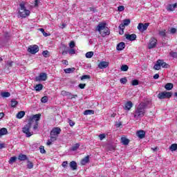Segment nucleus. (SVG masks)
Wrapping results in <instances>:
<instances>
[{"instance_id":"f257e3e1","label":"nucleus","mask_w":177,"mask_h":177,"mask_svg":"<svg viewBox=\"0 0 177 177\" xmlns=\"http://www.w3.org/2000/svg\"><path fill=\"white\" fill-rule=\"evenodd\" d=\"M39 120H41V114L39 113L30 117L28 124L22 128V132L25 133L26 138H30L34 135V132L30 131V129H31V126L34 124V122H35V121L38 122Z\"/></svg>"},{"instance_id":"f03ea898","label":"nucleus","mask_w":177,"mask_h":177,"mask_svg":"<svg viewBox=\"0 0 177 177\" xmlns=\"http://www.w3.org/2000/svg\"><path fill=\"white\" fill-rule=\"evenodd\" d=\"M150 104H151V101L150 100H145L140 103L135 110L134 118H136V120H139V118L145 117L146 109H147Z\"/></svg>"},{"instance_id":"7ed1b4c3","label":"nucleus","mask_w":177,"mask_h":177,"mask_svg":"<svg viewBox=\"0 0 177 177\" xmlns=\"http://www.w3.org/2000/svg\"><path fill=\"white\" fill-rule=\"evenodd\" d=\"M106 23H100L97 26V31H98L103 37L106 35H110V29L106 26Z\"/></svg>"},{"instance_id":"20e7f679","label":"nucleus","mask_w":177,"mask_h":177,"mask_svg":"<svg viewBox=\"0 0 177 177\" xmlns=\"http://www.w3.org/2000/svg\"><path fill=\"white\" fill-rule=\"evenodd\" d=\"M161 67H162V68H168L169 65L166 64L162 59H158L153 66V68L154 70H160Z\"/></svg>"},{"instance_id":"39448f33","label":"nucleus","mask_w":177,"mask_h":177,"mask_svg":"<svg viewBox=\"0 0 177 177\" xmlns=\"http://www.w3.org/2000/svg\"><path fill=\"white\" fill-rule=\"evenodd\" d=\"M172 97V93L163 91L158 94V99H170Z\"/></svg>"},{"instance_id":"423d86ee","label":"nucleus","mask_w":177,"mask_h":177,"mask_svg":"<svg viewBox=\"0 0 177 177\" xmlns=\"http://www.w3.org/2000/svg\"><path fill=\"white\" fill-rule=\"evenodd\" d=\"M39 51V47L37 45L30 46L28 48V52L31 53V55H35Z\"/></svg>"},{"instance_id":"0eeeda50","label":"nucleus","mask_w":177,"mask_h":177,"mask_svg":"<svg viewBox=\"0 0 177 177\" xmlns=\"http://www.w3.org/2000/svg\"><path fill=\"white\" fill-rule=\"evenodd\" d=\"M149 26H150L149 23H145L144 24L140 23L138 26V30H139L140 32H144V31H146V30H147Z\"/></svg>"},{"instance_id":"6e6552de","label":"nucleus","mask_w":177,"mask_h":177,"mask_svg":"<svg viewBox=\"0 0 177 177\" xmlns=\"http://www.w3.org/2000/svg\"><path fill=\"white\" fill-rule=\"evenodd\" d=\"M157 46V39L156 38L152 37L149 40V44H148V49H153Z\"/></svg>"},{"instance_id":"1a4fd4ad","label":"nucleus","mask_w":177,"mask_h":177,"mask_svg":"<svg viewBox=\"0 0 177 177\" xmlns=\"http://www.w3.org/2000/svg\"><path fill=\"white\" fill-rule=\"evenodd\" d=\"M48 80V75L46 73H41L39 76L35 77V81H46Z\"/></svg>"},{"instance_id":"9d476101","label":"nucleus","mask_w":177,"mask_h":177,"mask_svg":"<svg viewBox=\"0 0 177 177\" xmlns=\"http://www.w3.org/2000/svg\"><path fill=\"white\" fill-rule=\"evenodd\" d=\"M19 17L25 19L28 16H30V10L19 11Z\"/></svg>"},{"instance_id":"9b49d317","label":"nucleus","mask_w":177,"mask_h":177,"mask_svg":"<svg viewBox=\"0 0 177 177\" xmlns=\"http://www.w3.org/2000/svg\"><path fill=\"white\" fill-rule=\"evenodd\" d=\"M60 132H62V129L59 127H55L52 129L50 131V135H55L57 136H59L60 135Z\"/></svg>"},{"instance_id":"f8f14e48","label":"nucleus","mask_w":177,"mask_h":177,"mask_svg":"<svg viewBox=\"0 0 177 177\" xmlns=\"http://www.w3.org/2000/svg\"><path fill=\"white\" fill-rule=\"evenodd\" d=\"M98 67L100 70H103V68H107L109 67V62L106 61H102L99 63Z\"/></svg>"},{"instance_id":"ddd939ff","label":"nucleus","mask_w":177,"mask_h":177,"mask_svg":"<svg viewBox=\"0 0 177 177\" xmlns=\"http://www.w3.org/2000/svg\"><path fill=\"white\" fill-rule=\"evenodd\" d=\"M126 39L129 41H135L136 39V34H125Z\"/></svg>"},{"instance_id":"4468645a","label":"nucleus","mask_w":177,"mask_h":177,"mask_svg":"<svg viewBox=\"0 0 177 177\" xmlns=\"http://www.w3.org/2000/svg\"><path fill=\"white\" fill-rule=\"evenodd\" d=\"M61 48L62 50V55H67V53H68L70 48H68L67 46H66L65 44H62Z\"/></svg>"},{"instance_id":"2eb2a0df","label":"nucleus","mask_w":177,"mask_h":177,"mask_svg":"<svg viewBox=\"0 0 177 177\" xmlns=\"http://www.w3.org/2000/svg\"><path fill=\"white\" fill-rule=\"evenodd\" d=\"M136 135L140 139H143L146 136V132L143 130H140L137 131Z\"/></svg>"},{"instance_id":"dca6fc26","label":"nucleus","mask_w":177,"mask_h":177,"mask_svg":"<svg viewBox=\"0 0 177 177\" xmlns=\"http://www.w3.org/2000/svg\"><path fill=\"white\" fill-rule=\"evenodd\" d=\"M69 166L71 167V169H72V171H75V169H77V168L78 167V165H77V162L73 160L69 163Z\"/></svg>"},{"instance_id":"f3484780","label":"nucleus","mask_w":177,"mask_h":177,"mask_svg":"<svg viewBox=\"0 0 177 177\" xmlns=\"http://www.w3.org/2000/svg\"><path fill=\"white\" fill-rule=\"evenodd\" d=\"M177 6V3H174V4H170L167 6V10H168L169 12H174V10H175V8Z\"/></svg>"},{"instance_id":"a211bd4d","label":"nucleus","mask_w":177,"mask_h":177,"mask_svg":"<svg viewBox=\"0 0 177 177\" xmlns=\"http://www.w3.org/2000/svg\"><path fill=\"white\" fill-rule=\"evenodd\" d=\"M125 48V43L120 42L118 44L116 49L117 50H123Z\"/></svg>"},{"instance_id":"6ab92c4d","label":"nucleus","mask_w":177,"mask_h":177,"mask_svg":"<svg viewBox=\"0 0 177 177\" xmlns=\"http://www.w3.org/2000/svg\"><path fill=\"white\" fill-rule=\"evenodd\" d=\"M132 106H133V104H132V102L129 101L125 104L124 110H131L132 109Z\"/></svg>"},{"instance_id":"aec40b11","label":"nucleus","mask_w":177,"mask_h":177,"mask_svg":"<svg viewBox=\"0 0 177 177\" xmlns=\"http://www.w3.org/2000/svg\"><path fill=\"white\" fill-rule=\"evenodd\" d=\"M18 160H19V161H26V160H28V158L26 155L20 153L18 156Z\"/></svg>"},{"instance_id":"412c9836","label":"nucleus","mask_w":177,"mask_h":177,"mask_svg":"<svg viewBox=\"0 0 177 177\" xmlns=\"http://www.w3.org/2000/svg\"><path fill=\"white\" fill-rule=\"evenodd\" d=\"M121 142L124 146H127V145H129V139H128V138H127L125 137H122L121 138Z\"/></svg>"},{"instance_id":"4be33fe9","label":"nucleus","mask_w":177,"mask_h":177,"mask_svg":"<svg viewBox=\"0 0 177 177\" xmlns=\"http://www.w3.org/2000/svg\"><path fill=\"white\" fill-rule=\"evenodd\" d=\"M24 115H26V112L24 111H21L18 112L16 117L17 118H19V120H21V118H23V117H24Z\"/></svg>"},{"instance_id":"5701e85b","label":"nucleus","mask_w":177,"mask_h":177,"mask_svg":"<svg viewBox=\"0 0 177 177\" xmlns=\"http://www.w3.org/2000/svg\"><path fill=\"white\" fill-rule=\"evenodd\" d=\"M88 162H89V156H86L81 161L82 165H86Z\"/></svg>"},{"instance_id":"b1692460","label":"nucleus","mask_w":177,"mask_h":177,"mask_svg":"<svg viewBox=\"0 0 177 177\" xmlns=\"http://www.w3.org/2000/svg\"><path fill=\"white\" fill-rule=\"evenodd\" d=\"M43 88H44V85H42L41 84H37L35 86V89L37 92H40V91H42Z\"/></svg>"},{"instance_id":"393cba45","label":"nucleus","mask_w":177,"mask_h":177,"mask_svg":"<svg viewBox=\"0 0 177 177\" xmlns=\"http://www.w3.org/2000/svg\"><path fill=\"white\" fill-rule=\"evenodd\" d=\"M165 88L167 91H171L174 88V84L167 83L165 84Z\"/></svg>"},{"instance_id":"a878e982","label":"nucleus","mask_w":177,"mask_h":177,"mask_svg":"<svg viewBox=\"0 0 177 177\" xmlns=\"http://www.w3.org/2000/svg\"><path fill=\"white\" fill-rule=\"evenodd\" d=\"M66 74H71L73 71H75V68H68L64 70Z\"/></svg>"},{"instance_id":"bb28decb","label":"nucleus","mask_w":177,"mask_h":177,"mask_svg":"<svg viewBox=\"0 0 177 177\" xmlns=\"http://www.w3.org/2000/svg\"><path fill=\"white\" fill-rule=\"evenodd\" d=\"M169 56H170V57H172V59H177V52L171 50L169 53Z\"/></svg>"},{"instance_id":"cd10ccee","label":"nucleus","mask_w":177,"mask_h":177,"mask_svg":"<svg viewBox=\"0 0 177 177\" xmlns=\"http://www.w3.org/2000/svg\"><path fill=\"white\" fill-rule=\"evenodd\" d=\"M27 168L28 169H32V168H34V163H32V162L30 161V160H27Z\"/></svg>"},{"instance_id":"c85d7f7f","label":"nucleus","mask_w":177,"mask_h":177,"mask_svg":"<svg viewBox=\"0 0 177 177\" xmlns=\"http://www.w3.org/2000/svg\"><path fill=\"white\" fill-rule=\"evenodd\" d=\"M8 133V129L6 128H2L0 129V137L3 136Z\"/></svg>"},{"instance_id":"c756f323","label":"nucleus","mask_w":177,"mask_h":177,"mask_svg":"<svg viewBox=\"0 0 177 177\" xmlns=\"http://www.w3.org/2000/svg\"><path fill=\"white\" fill-rule=\"evenodd\" d=\"M92 114H95V111H93V110H86V111H84V115H92Z\"/></svg>"},{"instance_id":"7c9ffc66","label":"nucleus","mask_w":177,"mask_h":177,"mask_svg":"<svg viewBox=\"0 0 177 177\" xmlns=\"http://www.w3.org/2000/svg\"><path fill=\"white\" fill-rule=\"evenodd\" d=\"M78 149H80V144L77 143V144H75V145H73L71 150V151H76V150H78Z\"/></svg>"},{"instance_id":"2f4dec72","label":"nucleus","mask_w":177,"mask_h":177,"mask_svg":"<svg viewBox=\"0 0 177 177\" xmlns=\"http://www.w3.org/2000/svg\"><path fill=\"white\" fill-rule=\"evenodd\" d=\"M19 104V102H17L16 100L12 99L11 100V107H16Z\"/></svg>"},{"instance_id":"473e14b6","label":"nucleus","mask_w":177,"mask_h":177,"mask_svg":"<svg viewBox=\"0 0 177 177\" xmlns=\"http://www.w3.org/2000/svg\"><path fill=\"white\" fill-rule=\"evenodd\" d=\"M170 150L171 151H176V149H177V144H172L171 146H170Z\"/></svg>"},{"instance_id":"72a5a7b5","label":"nucleus","mask_w":177,"mask_h":177,"mask_svg":"<svg viewBox=\"0 0 177 177\" xmlns=\"http://www.w3.org/2000/svg\"><path fill=\"white\" fill-rule=\"evenodd\" d=\"M165 30H159L158 34L160 37H163L164 38H165V37H167V33L165 32Z\"/></svg>"},{"instance_id":"f704fd0d","label":"nucleus","mask_w":177,"mask_h":177,"mask_svg":"<svg viewBox=\"0 0 177 177\" xmlns=\"http://www.w3.org/2000/svg\"><path fill=\"white\" fill-rule=\"evenodd\" d=\"M93 56V51L87 52L86 53V57L87 59H91Z\"/></svg>"},{"instance_id":"c9c22d12","label":"nucleus","mask_w":177,"mask_h":177,"mask_svg":"<svg viewBox=\"0 0 177 177\" xmlns=\"http://www.w3.org/2000/svg\"><path fill=\"white\" fill-rule=\"evenodd\" d=\"M80 80L82 81H84V80H91V75H84L80 77Z\"/></svg>"},{"instance_id":"e433bc0d","label":"nucleus","mask_w":177,"mask_h":177,"mask_svg":"<svg viewBox=\"0 0 177 177\" xmlns=\"http://www.w3.org/2000/svg\"><path fill=\"white\" fill-rule=\"evenodd\" d=\"M61 95H62V96H71V93L66 91H62L61 92Z\"/></svg>"},{"instance_id":"4c0bfd02","label":"nucleus","mask_w":177,"mask_h":177,"mask_svg":"<svg viewBox=\"0 0 177 177\" xmlns=\"http://www.w3.org/2000/svg\"><path fill=\"white\" fill-rule=\"evenodd\" d=\"M16 160H17V158L16 156L11 157L8 161L9 164H13V162H16Z\"/></svg>"},{"instance_id":"58836bf2","label":"nucleus","mask_w":177,"mask_h":177,"mask_svg":"<svg viewBox=\"0 0 177 177\" xmlns=\"http://www.w3.org/2000/svg\"><path fill=\"white\" fill-rule=\"evenodd\" d=\"M123 24H124V26H129V24H131V19H126L123 20Z\"/></svg>"},{"instance_id":"ea45409f","label":"nucleus","mask_w":177,"mask_h":177,"mask_svg":"<svg viewBox=\"0 0 177 177\" xmlns=\"http://www.w3.org/2000/svg\"><path fill=\"white\" fill-rule=\"evenodd\" d=\"M2 97H9L10 96V93L9 92H3L1 93Z\"/></svg>"},{"instance_id":"a19ab883","label":"nucleus","mask_w":177,"mask_h":177,"mask_svg":"<svg viewBox=\"0 0 177 177\" xmlns=\"http://www.w3.org/2000/svg\"><path fill=\"white\" fill-rule=\"evenodd\" d=\"M19 6L21 8V10H27V8H26V4L24 3V2H22L19 4Z\"/></svg>"},{"instance_id":"79ce46f5","label":"nucleus","mask_w":177,"mask_h":177,"mask_svg":"<svg viewBox=\"0 0 177 177\" xmlns=\"http://www.w3.org/2000/svg\"><path fill=\"white\" fill-rule=\"evenodd\" d=\"M129 68V67L128 66V65H122V66H121V68H120V70L122 71H128V69Z\"/></svg>"},{"instance_id":"37998d69","label":"nucleus","mask_w":177,"mask_h":177,"mask_svg":"<svg viewBox=\"0 0 177 177\" xmlns=\"http://www.w3.org/2000/svg\"><path fill=\"white\" fill-rule=\"evenodd\" d=\"M39 31H41V32H42L44 37H49V35L45 32V30L44 28H39Z\"/></svg>"},{"instance_id":"c03bdc74","label":"nucleus","mask_w":177,"mask_h":177,"mask_svg":"<svg viewBox=\"0 0 177 177\" xmlns=\"http://www.w3.org/2000/svg\"><path fill=\"white\" fill-rule=\"evenodd\" d=\"M50 139H51V142H55V140H57V136L55 134V135H50Z\"/></svg>"},{"instance_id":"a18cd8bd","label":"nucleus","mask_w":177,"mask_h":177,"mask_svg":"<svg viewBox=\"0 0 177 177\" xmlns=\"http://www.w3.org/2000/svg\"><path fill=\"white\" fill-rule=\"evenodd\" d=\"M120 81L121 84H127V82H128V80L127 79V77H122L120 79Z\"/></svg>"},{"instance_id":"49530a36","label":"nucleus","mask_w":177,"mask_h":177,"mask_svg":"<svg viewBox=\"0 0 177 177\" xmlns=\"http://www.w3.org/2000/svg\"><path fill=\"white\" fill-rule=\"evenodd\" d=\"M131 84L133 86H136V85H139V80H134L131 82Z\"/></svg>"},{"instance_id":"de8ad7c7","label":"nucleus","mask_w":177,"mask_h":177,"mask_svg":"<svg viewBox=\"0 0 177 177\" xmlns=\"http://www.w3.org/2000/svg\"><path fill=\"white\" fill-rule=\"evenodd\" d=\"M41 103H47L48 96H44L43 97H41Z\"/></svg>"},{"instance_id":"09e8293b","label":"nucleus","mask_w":177,"mask_h":177,"mask_svg":"<svg viewBox=\"0 0 177 177\" xmlns=\"http://www.w3.org/2000/svg\"><path fill=\"white\" fill-rule=\"evenodd\" d=\"M32 124H34L33 131H37V129H38V122L35 121V122Z\"/></svg>"},{"instance_id":"8fccbe9b","label":"nucleus","mask_w":177,"mask_h":177,"mask_svg":"<svg viewBox=\"0 0 177 177\" xmlns=\"http://www.w3.org/2000/svg\"><path fill=\"white\" fill-rule=\"evenodd\" d=\"M69 46H70L71 49L74 48L75 47V42L74 41H71L69 43Z\"/></svg>"},{"instance_id":"3c124183","label":"nucleus","mask_w":177,"mask_h":177,"mask_svg":"<svg viewBox=\"0 0 177 177\" xmlns=\"http://www.w3.org/2000/svg\"><path fill=\"white\" fill-rule=\"evenodd\" d=\"M39 150H40V153H41V154H45V153H46V151H45V148L44 146H40Z\"/></svg>"},{"instance_id":"603ef678","label":"nucleus","mask_w":177,"mask_h":177,"mask_svg":"<svg viewBox=\"0 0 177 177\" xmlns=\"http://www.w3.org/2000/svg\"><path fill=\"white\" fill-rule=\"evenodd\" d=\"M42 55H44V57H48L49 56V51L44 50L42 52Z\"/></svg>"},{"instance_id":"864d4df0","label":"nucleus","mask_w":177,"mask_h":177,"mask_svg":"<svg viewBox=\"0 0 177 177\" xmlns=\"http://www.w3.org/2000/svg\"><path fill=\"white\" fill-rule=\"evenodd\" d=\"M118 10L119 12H124V10H125V7H124V6H120L118 8Z\"/></svg>"},{"instance_id":"5fc2aeb1","label":"nucleus","mask_w":177,"mask_h":177,"mask_svg":"<svg viewBox=\"0 0 177 177\" xmlns=\"http://www.w3.org/2000/svg\"><path fill=\"white\" fill-rule=\"evenodd\" d=\"M68 99H75V97H78V95H72L71 93V95H68Z\"/></svg>"},{"instance_id":"6e6d98bb","label":"nucleus","mask_w":177,"mask_h":177,"mask_svg":"<svg viewBox=\"0 0 177 177\" xmlns=\"http://www.w3.org/2000/svg\"><path fill=\"white\" fill-rule=\"evenodd\" d=\"M69 55H75V49L71 48L68 52Z\"/></svg>"},{"instance_id":"4d7b16f0","label":"nucleus","mask_w":177,"mask_h":177,"mask_svg":"<svg viewBox=\"0 0 177 177\" xmlns=\"http://www.w3.org/2000/svg\"><path fill=\"white\" fill-rule=\"evenodd\" d=\"M99 138H100V140H103V139H104L106 138V134H104V133L100 134Z\"/></svg>"},{"instance_id":"13d9d810","label":"nucleus","mask_w":177,"mask_h":177,"mask_svg":"<svg viewBox=\"0 0 177 177\" xmlns=\"http://www.w3.org/2000/svg\"><path fill=\"white\" fill-rule=\"evenodd\" d=\"M79 88L80 89H84L85 88V86H86V84H80L78 85Z\"/></svg>"},{"instance_id":"bf43d9fd","label":"nucleus","mask_w":177,"mask_h":177,"mask_svg":"<svg viewBox=\"0 0 177 177\" xmlns=\"http://www.w3.org/2000/svg\"><path fill=\"white\" fill-rule=\"evenodd\" d=\"M68 124L70 125V127H74L75 125V122H74L73 120H69L68 121Z\"/></svg>"},{"instance_id":"052dcab7","label":"nucleus","mask_w":177,"mask_h":177,"mask_svg":"<svg viewBox=\"0 0 177 177\" xmlns=\"http://www.w3.org/2000/svg\"><path fill=\"white\" fill-rule=\"evenodd\" d=\"M176 32V28H171L170 29V34H175Z\"/></svg>"},{"instance_id":"680f3d73","label":"nucleus","mask_w":177,"mask_h":177,"mask_svg":"<svg viewBox=\"0 0 177 177\" xmlns=\"http://www.w3.org/2000/svg\"><path fill=\"white\" fill-rule=\"evenodd\" d=\"M115 125L116 128H120V127H121V125H122V123L121 122H116Z\"/></svg>"},{"instance_id":"e2e57ef3","label":"nucleus","mask_w":177,"mask_h":177,"mask_svg":"<svg viewBox=\"0 0 177 177\" xmlns=\"http://www.w3.org/2000/svg\"><path fill=\"white\" fill-rule=\"evenodd\" d=\"M68 165V162H67V161H64V162H62V167H63L64 168H66V167H67Z\"/></svg>"},{"instance_id":"0e129e2a","label":"nucleus","mask_w":177,"mask_h":177,"mask_svg":"<svg viewBox=\"0 0 177 177\" xmlns=\"http://www.w3.org/2000/svg\"><path fill=\"white\" fill-rule=\"evenodd\" d=\"M119 28H120V30H122V28H123V30H124V28H125V25H124V24H121L119 26Z\"/></svg>"},{"instance_id":"69168bd1","label":"nucleus","mask_w":177,"mask_h":177,"mask_svg":"<svg viewBox=\"0 0 177 177\" xmlns=\"http://www.w3.org/2000/svg\"><path fill=\"white\" fill-rule=\"evenodd\" d=\"M52 142H55V141H51V138L48 140L46 143L47 146H50V145H52Z\"/></svg>"},{"instance_id":"338daca9","label":"nucleus","mask_w":177,"mask_h":177,"mask_svg":"<svg viewBox=\"0 0 177 177\" xmlns=\"http://www.w3.org/2000/svg\"><path fill=\"white\" fill-rule=\"evenodd\" d=\"M63 64H64L65 66H68V61L64 59L62 61Z\"/></svg>"},{"instance_id":"774afa93","label":"nucleus","mask_w":177,"mask_h":177,"mask_svg":"<svg viewBox=\"0 0 177 177\" xmlns=\"http://www.w3.org/2000/svg\"><path fill=\"white\" fill-rule=\"evenodd\" d=\"M39 3H40L39 0H35V7L38 6V5H39Z\"/></svg>"}]
</instances>
